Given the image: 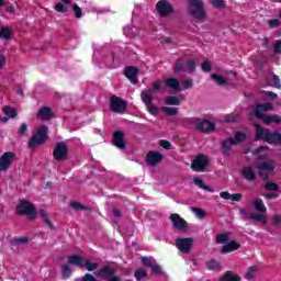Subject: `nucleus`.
<instances>
[{"instance_id": "f257e3e1", "label": "nucleus", "mask_w": 281, "mask_h": 281, "mask_svg": "<svg viewBox=\"0 0 281 281\" xmlns=\"http://www.w3.org/2000/svg\"><path fill=\"white\" fill-rule=\"evenodd\" d=\"M273 105L271 103H257L252 108V113L258 120H262L263 124H280L281 116L278 114L267 115V111H272Z\"/></svg>"}, {"instance_id": "f03ea898", "label": "nucleus", "mask_w": 281, "mask_h": 281, "mask_svg": "<svg viewBox=\"0 0 281 281\" xmlns=\"http://www.w3.org/2000/svg\"><path fill=\"white\" fill-rule=\"evenodd\" d=\"M189 1V14L194 19V21H205V5L203 0H188Z\"/></svg>"}, {"instance_id": "7ed1b4c3", "label": "nucleus", "mask_w": 281, "mask_h": 281, "mask_svg": "<svg viewBox=\"0 0 281 281\" xmlns=\"http://www.w3.org/2000/svg\"><path fill=\"white\" fill-rule=\"evenodd\" d=\"M15 214L18 216H29L31 221H34L36 218V209L32 202L20 200V203L15 206Z\"/></svg>"}, {"instance_id": "20e7f679", "label": "nucleus", "mask_w": 281, "mask_h": 281, "mask_svg": "<svg viewBox=\"0 0 281 281\" xmlns=\"http://www.w3.org/2000/svg\"><path fill=\"white\" fill-rule=\"evenodd\" d=\"M49 127L47 125H42L35 135H33L29 140V148L34 149L36 146H41L47 142V132Z\"/></svg>"}, {"instance_id": "39448f33", "label": "nucleus", "mask_w": 281, "mask_h": 281, "mask_svg": "<svg viewBox=\"0 0 281 281\" xmlns=\"http://www.w3.org/2000/svg\"><path fill=\"white\" fill-rule=\"evenodd\" d=\"M53 157L55 161H67L69 159V145L65 142L57 143L53 150Z\"/></svg>"}, {"instance_id": "423d86ee", "label": "nucleus", "mask_w": 281, "mask_h": 281, "mask_svg": "<svg viewBox=\"0 0 281 281\" xmlns=\"http://www.w3.org/2000/svg\"><path fill=\"white\" fill-rule=\"evenodd\" d=\"M98 278L101 280L108 281H121L122 278L120 276H115V270L110 266L101 267L97 272Z\"/></svg>"}, {"instance_id": "0eeeda50", "label": "nucleus", "mask_w": 281, "mask_h": 281, "mask_svg": "<svg viewBox=\"0 0 281 281\" xmlns=\"http://www.w3.org/2000/svg\"><path fill=\"white\" fill-rule=\"evenodd\" d=\"M140 100L147 106V111L151 115H157V113H159L157 106L153 105V90H143L140 93Z\"/></svg>"}, {"instance_id": "6e6552de", "label": "nucleus", "mask_w": 281, "mask_h": 281, "mask_svg": "<svg viewBox=\"0 0 281 281\" xmlns=\"http://www.w3.org/2000/svg\"><path fill=\"white\" fill-rule=\"evenodd\" d=\"M127 106L128 104L122 98L117 95L110 98V111H112V113H124Z\"/></svg>"}, {"instance_id": "1a4fd4ad", "label": "nucleus", "mask_w": 281, "mask_h": 281, "mask_svg": "<svg viewBox=\"0 0 281 281\" xmlns=\"http://www.w3.org/2000/svg\"><path fill=\"white\" fill-rule=\"evenodd\" d=\"M206 166H210V158L203 154L198 155L191 164L194 172H203Z\"/></svg>"}, {"instance_id": "9d476101", "label": "nucleus", "mask_w": 281, "mask_h": 281, "mask_svg": "<svg viewBox=\"0 0 281 281\" xmlns=\"http://www.w3.org/2000/svg\"><path fill=\"white\" fill-rule=\"evenodd\" d=\"M157 13L162 16H169V14H172L175 12V8H172V4L168 0H160L156 4Z\"/></svg>"}, {"instance_id": "9b49d317", "label": "nucleus", "mask_w": 281, "mask_h": 281, "mask_svg": "<svg viewBox=\"0 0 281 281\" xmlns=\"http://www.w3.org/2000/svg\"><path fill=\"white\" fill-rule=\"evenodd\" d=\"M194 240L190 237L187 238H177L176 247L181 254H190V249H192Z\"/></svg>"}, {"instance_id": "f8f14e48", "label": "nucleus", "mask_w": 281, "mask_h": 281, "mask_svg": "<svg viewBox=\"0 0 281 281\" xmlns=\"http://www.w3.org/2000/svg\"><path fill=\"white\" fill-rule=\"evenodd\" d=\"M171 224L179 232H186L188 229V222L177 213H171L169 216Z\"/></svg>"}, {"instance_id": "ddd939ff", "label": "nucleus", "mask_w": 281, "mask_h": 281, "mask_svg": "<svg viewBox=\"0 0 281 281\" xmlns=\"http://www.w3.org/2000/svg\"><path fill=\"white\" fill-rule=\"evenodd\" d=\"M15 154L12 151H5L0 157V172H5L10 166H12V162L14 161Z\"/></svg>"}, {"instance_id": "4468645a", "label": "nucleus", "mask_w": 281, "mask_h": 281, "mask_svg": "<svg viewBox=\"0 0 281 281\" xmlns=\"http://www.w3.org/2000/svg\"><path fill=\"white\" fill-rule=\"evenodd\" d=\"M258 168L260 177H269V175H273L276 164L273 161H263L259 164Z\"/></svg>"}, {"instance_id": "2eb2a0df", "label": "nucleus", "mask_w": 281, "mask_h": 281, "mask_svg": "<svg viewBox=\"0 0 281 281\" xmlns=\"http://www.w3.org/2000/svg\"><path fill=\"white\" fill-rule=\"evenodd\" d=\"M164 161V155L159 151H149L146 157L147 166H151L153 168L158 164Z\"/></svg>"}, {"instance_id": "dca6fc26", "label": "nucleus", "mask_w": 281, "mask_h": 281, "mask_svg": "<svg viewBox=\"0 0 281 281\" xmlns=\"http://www.w3.org/2000/svg\"><path fill=\"white\" fill-rule=\"evenodd\" d=\"M125 134L122 131H116L113 134L112 144L120 148V150H126V140H124Z\"/></svg>"}, {"instance_id": "f3484780", "label": "nucleus", "mask_w": 281, "mask_h": 281, "mask_svg": "<svg viewBox=\"0 0 281 281\" xmlns=\"http://www.w3.org/2000/svg\"><path fill=\"white\" fill-rule=\"evenodd\" d=\"M240 214L244 215V218L246 220H251V221H256L257 223H262L263 225H267L268 220H267V215H262L260 213H247V211H245V209H241Z\"/></svg>"}, {"instance_id": "a211bd4d", "label": "nucleus", "mask_w": 281, "mask_h": 281, "mask_svg": "<svg viewBox=\"0 0 281 281\" xmlns=\"http://www.w3.org/2000/svg\"><path fill=\"white\" fill-rule=\"evenodd\" d=\"M139 74V69L135 66H128L124 70V76L127 80L132 82V85H137V76Z\"/></svg>"}, {"instance_id": "6ab92c4d", "label": "nucleus", "mask_w": 281, "mask_h": 281, "mask_svg": "<svg viewBox=\"0 0 281 281\" xmlns=\"http://www.w3.org/2000/svg\"><path fill=\"white\" fill-rule=\"evenodd\" d=\"M255 142H267L269 135V128H265L261 125L255 124Z\"/></svg>"}, {"instance_id": "aec40b11", "label": "nucleus", "mask_w": 281, "mask_h": 281, "mask_svg": "<svg viewBox=\"0 0 281 281\" xmlns=\"http://www.w3.org/2000/svg\"><path fill=\"white\" fill-rule=\"evenodd\" d=\"M240 244L236 240H231L226 244L221 249V254H232V251H238L240 249Z\"/></svg>"}, {"instance_id": "412c9836", "label": "nucleus", "mask_w": 281, "mask_h": 281, "mask_svg": "<svg viewBox=\"0 0 281 281\" xmlns=\"http://www.w3.org/2000/svg\"><path fill=\"white\" fill-rule=\"evenodd\" d=\"M266 142L267 144H274L276 146H281L280 131H274V132L269 131Z\"/></svg>"}, {"instance_id": "4be33fe9", "label": "nucleus", "mask_w": 281, "mask_h": 281, "mask_svg": "<svg viewBox=\"0 0 281 281\" xmlns=\"http://www.w3.org/2000/svg\"><path fill=\"white\" fill-rule=\"evenodd\" d=\"M198 131H202V133H210V131H214L215 124L210 121H198L196 124Z\"/></svg>"}, {"instance_id": "5701e85b", "label": "nucleus", "mask_w": 281, "mask_h": 281, "mask_svg": "<svg viewBox=\"0 0 281 281\" xmlns=\"http://www.w3.org/2000/svg\"><path fill=\"white\" fill-rule=\"evenodd\" d=\"M247 183H256V177H238L235 178V183L238 188H247Z\"/></svg>"}, {"instance_id": "b1692460", "label": "nucleus", "mask_w": 281, "mask_h": 281, "mask_svg": "<svg viewBox=\"0 0 281 281\" xmlns=\"http://www.w3.org/2000/svg\"><path fill=\"white\" fill-rule=\"evenodd\" d=\"M165 85L168 89H171L172 91H181V86L179 83V79L177 78H167L165 80Z\"/></svg>"}, {"instance_id": "393cba45", "label": "nucleus", "mask_w": 281, "mask_h": 281, "mask_svg": "<svg viewBox=\"0 0 281 281\" xmlns=\"http://www.w3.org/2000/svg\"><path fill=\"white\" fill-rule=\"evenodd\" d=\"M68 265L82 268L85 267V258L80 257V255H72L68 257Z\"/></svg>"}, {"instance_id": "a878e982", "label": "nucleus", "mask_w": 281, "mask_h": 281, "mask_svg": "<svg viewBox=\"0 0 281 281\" xmlns=\"http://www.w3.org/2000/svg\"><path fill=\"white\" fill-rule=\"evenodd\" d=\"M37 117H40V120H43L44 122H47V120H52V109L47 106L40 109Z\"/></svg>"}, {"instance_id": "bb28decb", "label": "nucleus", "mask_w": 281, "mask_h": 281, "mask_svg": "<svg viewBox=\"0 0 281 281\" xmlns=\"http://www.w3.org/2000/svg\"><path fill=\"white\" fill-rule=\"evenodd\" d=\"M220 281H240V276L228 270L222 277H220Z\"/></svg>"}, {"instance_id": "cd10ccee", "label": "nucleus", "mask_w": 281, "mask_h": 281, "mask_svg": "<svg viewBox=\"0 0 281 281\" xmlns=\"http://www.w3.org/2000/svg\"><path fill=\"white\" fill-rule=\"evenodd\" d=\"M206 267L210 271H221V269H223V267L221 266V261L216 259H210L206 262Z\"/></svg>"}, {"instance_id": "c85d7f7f", "label": "nucleus", "mask_w": 281, "mask_h": 281, "mask_svg": "<svg viewBox=\"0 0 281 281\" xmlns=\"http://www.w3.org/2000/svg\"><path fill=\"white\" fill-rule=\"evenodd\" d=\"M211 78L212 80H214V82L216 85H218L220 87H223L225 85H232V82H229V80H227V78H224L223 76L221 75H216V74H213L211 75Z\"/></svg>"}, {"instance_id": "c756f323", "label": "nucleus", "mask_w": 281, "mask_h": 281, "mask_svg": "<svg viewBox=\"0 0 281 281\" xmlns=\"http://www.w3.org/2000/svg\"><path fill=\"white\" fill-rule=\"evenodd\" d=\"M232 146H236V144L232 138H228L222 143V150L224 155H229V151L232 150Z\"/></svg>"}, {"instance_id": "7c9ffc66", "label": "nucleus", "mask_w": 281, "mask_h": 281, "mask_svg": "<svg viewBox=\"0 0 281 281\" xmlns=\"http://www.w3.org/2000/svg\"><path fill=\"white\" fill-rule=\"evenodd\" d=\"M252 205L259 214H266L267 212V206H265V202L262 200H255L252 201Z\"/></svg>"}, {"instance_id": "2f4dec72", "label": "nucleus", "mask_w": 281, "mask_h": 281, "mask_svg": "<svg viewBox=\"0 0 281 281\" xmlns=\"http://www.w3.org/2000/svg\"><path fill=\"white\" fill-rule=\"evenodd\" d=\"M193 183L201 190H205L206 192H214V189H212L211 187H207L201 178H194Z\"/></svg>"}, {"instance_id": "473e14b6", "label": "nucleus", "mask_w": 281, "mask_h": 281, "mask_svg": "<svg viewBox=\"0 0 281 281\" xmlns=\"http://www.w3.org/2000/svg\"><path fill=\"white\" fill-rule=\"evenodd\" d=\"M232 233L227 232V233H224V234H217L215 236V240L217 243V245H225L227 243V240H229V235Z\"/></svg>"}, {"instance_id": "72a5a7b5", "label": "nucleus", "mask_w": 281, "mask_h": 281, "mask_svg": "<svg viewBox=\"0 0 281 281\" xmlns=\"http://www.w3.org/2000/svg\"><path fill=\"white\" fill-rule=\"evenodd\" d=\"M38 216H41V218H43L44 223L50 228L54 229V224H52V222L49 221V216L47 215V211L45 210H40L38 211Z\"/></svg>"}, {"instance_id": "f704fd0d", "label": "nucleus", "mask_w": 281, "mask_h": 281, "mask_svg": "<svg viewBox=\"0 0 281 281\" xmlns=\"http://www.w3.org/2000/svg\"><path fill=\"white\" fill-rule=\"evenodd\" d=\"M265 190H267V192H278V190H280V184L271 181H266Z\"/></svg>"}, {"instance_id": "c9c22d12", "label": "nucleus", "mask_w": 281, "mask_h": 281, "mask_svg": "<svg viewBox=\"0 0 281 281\" xmlns=\"http://www.w3.org/2000/svg\"><path fill=\"white\" fill-rule=\"evenodd\" d=\"M70 207L76 211L85 210L86 212H91V206L82 205L80 202L77 201L70 202Z\"/></svg>"}, {"instance_id": "e433bc0d", "label": "nucleus", "mask_w": 281, "mask_h": 281, "mask_svg": "<svg viewBox=\"0 0 281 281\" xmlns=\"http://www.w3.org/2000/svg\"><path fill=\"white\" fill-rule=\"evenodd\" d=\"M269 85L270 87H276V89H281L280 77L277 75H271L269 77Z\"/></svg>"}, {"instance_id": "4c0bfd02", "label": "nucleus", "mask_w": 281, "mask_h": 281, "mask_svg": "<svg viewBox=\"0 0 281 281\" xmlns=\"http://www.w3.org/2000/svg\"><path fill=\"white\" fill-rule=\"evenodd\" d=\"M161 111L162 113H165V115H168L169 117H172L179 113V110L177 108H169V106H162Z\"/></svg>"}, {"instance_id": "58836bf2", "label": "nucleus", "mask_w": 281, "mask_h": 281, "mask_svg": "<svg viewBox=\"0 0 281 281\" xmlns=\"http://www.w3.org/2000/svg\"><path fill=\"white\" fill-rule=\"evenodd\" d=\"M166 104H168L169 106H179V104H181V101L175 95H169L166 98Z\"/></svg>"}, {"instance_id": "ea45409f", "label": "nucleus", "mask_w": 281, "mask_h": 281, "mask_svg": "<svg viewBox=\"0 0 281 281\" xmlns=\"http://www.w3.org/2000/svg\"><path fill=\"white\" fill-rule=\"evenodd\" d=\"M83 267L87 269V271H95V269H98V267H100V263L91 262V261L85 259Z\"/></svg>"}, {"instance_id": "a19ab883", "label": "nucleus", "mask_w": 281, "mask_h": 281, "mask_svg": "<svg viewBox=\"0 0 281 281\" xmlns=\"http://www.w3.org/2000/svg\"><path fill=\"white\" fill-rule=\"evenodd\" d=\"M69 265L70 263H66L61 267L64 280H68V278H71V268H69Z\"/></svg>"}, {"instance_id": "79ce46f5", "label": "nucleus", "mask_w": 281, "mask_h": 281, "mask_svg": "<svg viewBox=\"0 0 281 281\" xmlns=\"http://www.w3.org/2000/svg\"><path fill=\"white\" fill-rule=\"evenodd\" d=\"M4 115H7L8 117H16V110L14 108H10L8 105H5L2 109Z\"/></svg>"}, {"instance_id": "37998d69", "label": "nucleus", "mask_w": 281, "mask_h": 281, "mask_svg": "<svg viewBox=\"0 0 281 281\" xmlns=\"http://www.w3.org/2000/svg\"><path fill=\"white\" fill-rule=\"evenodd\" d=\"M11 36H12V31H10V27L0 29V38H5L8 41L10 40Z\"/></svg>"}, {"instance_id": "c03bdc74", "label": "nucleus", "mask_w": 281, "mask_h": 281, "mask_svg": "<svg viewBox=\"0 0 281 281\" xmlns=\"http://www.w3.org/2000/svg\"><path fill=\"white\" fill-rule=\"evenodd\" d=\"M246 135L240 133V132H236L235 136L232 138L233 143L236 144H240V142H245L246 139Z\"/></svg>"}, {"instance_id": "a18cd8bd", "label": "nucleus", "mask_w": 281, "mask_h": 281, "mask_svg": "<svg viewBox=\"0 0 281 281\" xmlns=\"http://www.w3.org/2000/svg\"><path fill=\"white\" fill-rule=\"evenodd\" d=\"M213 8H217L218 10H223L225 8V0H209Z\"/></svg>"}, {"instance_id": "49530a36", "label": "nucleus", "mask_w": 281, "mask_h": 281, "mask_svg": "<svg viewBox=\"0 0 281 281\" xmlns=\"http://www.w3.org/2000/svg\"><path fill=\"white\" fill-rule=\"evenodd\" d=\"M256 271H258V267L256 266L249 267L245 274L246 280H252L254 273H256Z\"/></svg>"}, {"instance_id": "de8ad7c7", "label": "nucleus", "mask_w": 281, "mask_h": 281, "mask_svg": "<svg viewBox=\"0 0 281 281\" xmlns=\"http://www.w3.org/2000/svg\"><path fill=\"white\" fill-rule=\"evenodd\" d=\"M134 278L137 281L143 280V278H148V272H146V270H136L134 273Z\"/></svg>"}, {"instance_id": "09e8293b", "label": "nucleus", "mask_w": 281, "mask_h": 281, "mask_svg": "<svg viewBox=\"0 0 281 281\" xmlns=\"http://www.w3.org/2000/svg\"><path fill=\"white\" fill-rule=\"evenodd\" d=\"M272 227H281V214H274L271 222Z\"/></svg>"}, {"instance_id": "8fccbe9b", "label": "nucleus", "mask_w": 281, "mask_h": 281, "mask_svg": "<svg viewBox=\"0 0 281 281\" xmlns=\"http://www.w3.org/2000/svg\"><path fill=\"white\" fill-rule=\"evenodd\" d=\"M186 67V71H194V69H196V61H194V59H190L187 61Z\"/></svg>"}, {"instance_id": "3c124183", "label": "nucleus", "mask_w": 281, "mask_h": 281, "mask_svg": "<svg viewBox=\"0 0 281 281\" xmlns=\"http://www.w3.org/2000/svg\"><path fill=\"white\" fill-rule=\"evenodd\" d=\"M30 243V237H20L13 239V245H27Z\"/></svg>"}, {"instance_id": "603ef678", "label": "nucleus", "mask_w": 281, "mask_h": 281, "mask_svg": "<svg viewBox=\"0 0 281 281\" xmlns=\"http://www.w3.org/2000/svg\"><path fill=\"white\" fill-rule=\"evenodd\" d=\"M241 175L244 177H256V173L254 172V169L251 167H245L241 171Z\"/></svg>"}, {"instance_id": "864d4df0", "label": "nucleus", "mask_w": 281, "mask_h": 281, "mask_svg": "<svg viewBox=\"0 0 281 281\" xmlns=\"http://www.w3.org/2000/svg\"><path fill=\"white\" fill-rule=\"evenodd\" d=\"M173 71H175L176 74H179L180 71H186V65H183V63H181V61H179V60L176 61Z\"/></svg>"}, {"instance_id": "5fc2aeb1", "label": "nucleus", "mask_w": 281, "mask_h": 281, "mask_svg": "<svg viewBox=\"0 0 281 281\" xmlns=\"http://www.w3.org/2000/svg\"><path fill=\"white\" fill-rule=\"evenodd\" d=\"M72 10L75 12L76 19H82V9L78 4H72Z\"/></svg>"}, {"instance_id": "6e6d98bb", "label": "nucleus", "mask_w": 281, "mask_h": 281, "mask_svg": "<svg viewBox=\"0 0 281 281\" xmlns=\"http://www.w3.org/2000/svg\"><path fill=\"white\" fill-rule=\"evenodd\" d=\"M201 68L205 74H210L212 71V64H210V60H206L202 64Z\"/></svg>"}, {"instance_id": "4d7b16f0", "label": "nucleus", "mask_w": 281, "mask_h": 281, "mask_svg": "<svg viewBox=\"0 0 281 281\" xmlns=\"http://www.w3.org/2000/svg\"><path fill=\"white\" fill-rule=\"evenodd\" d=\"M55 10L56 12H61V13H65V12H68V8L65 7V4H63V2H59L57 4H55Z\"/></svg>"}, {"instance_id": "13d9d810", "label": "nucleus", "mask_w": 281, "mask_h": 281, "mask_svg": "<svg viewBox=\"0 0 281 281\" xmlns=\"http://www.w3.org/2000/svg\"><path fill=\"white\" fill-rule=\"evenodd\" d=\"M231 201H233L235 203L243 201V193L231 194Z\"/></svg>"}, {"instance_id": "bf43d9fd", "label": "nucleus", "mask_w": 281, "mask_h": 281, "mask_svg": "<svg viewBox=\"0 0 281 281\" xmlns=\"http://www.w3.org/2000/svg\"><path fill=\"white\" fill-rule=\"evenodd\" d=\"M194 81L192 79H187L182 82V89H192Z\"/></svg>"}, {"instance_id": "052dcab7", "label": "nucleus", "mask_w": 281, "mask_h": 281, "mask_svg": "<svg viewBox=\"0 0 281 281\" xmlns=\"http://www.w3.org/2000/svg\"><path fill=\"white\" fill-rule=\"evenodd\" d=\"M151 271H153L154 276H161V273H162L161 266L153 265L151 266Z\"/></svg>"}, {"instance_id": "680f3d73", "label": "nucleus", "mask_w": 281, "mask_h": 281, "mask_svg": "<svg viewBox=\"0 0 281 281\" xmlns=\"http://www.w3.org/2000/svg\"><path fill=\"white\" fill-rule=\"evenodd\" d=\"M160 146L162 148H165L166 150H170V148H172V144H170V142L166 140V139H161L159 142Z\"/></svg>"}, {"instance_id": "e2e57ef3", "label": "nucleus", "mask_w": 281, "mask_h": 281, "mask_svg": "<svg viewBox=\"0 0 281 281\" xmlns=\"http://www.w3.org/2000/svg\"><path fill=\"white\" fill-rule=\"evenodd\" d=\"M25 133H27V124L22 123L20 128L18 130V135H25Z\"/></svg>"}, {"instance_id": "0e129e2a", "label": "nucleus", "mask_w": 281, "mask_h": 281, "mask_svg": "<svg viewBox=\"0 0 281 281\" xmlns=\"http://www.w3.org/2000/svg\"><path fill=\"white\" fill-rule=\"evenodd\" d=\"M268 25L271 29L279 27L280 26V20H278V19L269 20Z\"/></svg>"}, {"instance_id": "69168bd1", "label": "nucleus", "mask_w": 281, "mask_h": 281, "mask_svg": "<svg viewBox=\"0 0 281 281\" xmlns=\"http://www.w3.org/2000/svg\"><path fill=\"white\" fill-rule=\"evenodd\" d=\"M142 262L144 267H153V260H150L148 257H142Z\"/></svg>"}, {"instance_id": "338daca9", "label": "nucleus", "mask_w": 281, "mask_h": 281, "mask_svg": "<svg viewBox=\"0 0 281 281\" xmlns=\"http://www.w3.org/2000/svg\"><path fill=\"white\" fill-rule=\"evenodd\" d=\"M273 52L274 54H281V41H277L273 45Z\"/></svg>"}, {"instance_id": "774afa93", "label": "nucleus", "mask_w": 281, "mask_h": 281, "mask_svg": "<svg viewBox=\"0 0 281 281\" xmlns=\"http://www.w3.org/2000/svg\"><path fill=\"white\" fill-rule=\"evenodd\" d=\"M81 281H97L95 280V277H93V274L91 273H86L83 277H82V280Z\"/></svg>"}]
</instances>
